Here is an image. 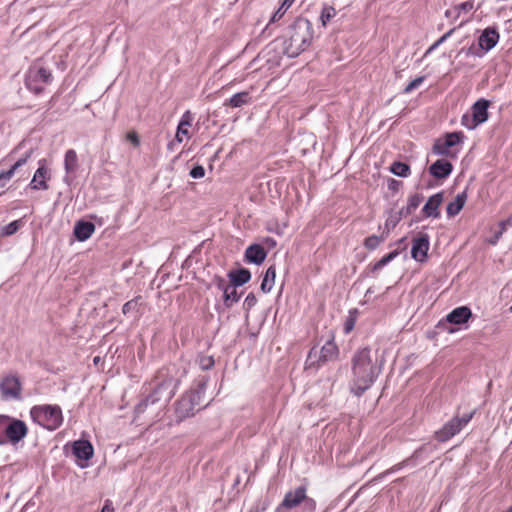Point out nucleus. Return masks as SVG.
<instances>
[{"label": "nucleus", "mask_w": 512, "mask_h": 512, "mask_svg": "<svg viewBox=\"0 0 512 512\" xmlns=\"http://www.w3.org/2000/svg\"><path fill=\"white\" fill-rule=\"evenodd\" d=\"M351 391L359 396L369 389L381 372V364L369 348H363L353 357Z\"/></svg>", "instance_id": "nucleus-1"}, {"label": "nucleus", "mask_w": 512, "mask_h": 512, "mask_svg": "<svg viewBox=\"0 0 512 512\" xmlns=\"http://www.w3.org/2000/svg\"><path fill=\"white\" fill-rule=\"evenodd\" d=\"M313 38L311 23L303 18L297 19L289 28L283 42L284 53L289 57H296L304 51Z\"/></svg>", "instance_id": "nucleus-2"}, {"label": "nucleus", "mask_w": 512, "mask_h": 512, "mask_svg": "<svg viewBox=\"0 0 512 512\" xmlns=\"http://www.w3.org/2000/svg\"><path fill=\"white\" fill-rule=\"evenodd\" d=\"M33 420L48 430H55L63 422L61 408L57 405L34 406L30 411Z\"/></svg>", "instance_id": "nucleus-3"}, {"label": "nucleus", "mask_w": 512, "mask_h": 512, "mask_svg": "<svg viewBox=\"0 0 512 512\" xmlns=\"http://www.w3.org/2000/svg\"><path fill=\"white\" fill-rule=\"evenodd\" d=\"M463 139V132L447 133L443 138L435 141L433 151L438 155L455 158L459 151L456 147L463 142Z\"/></svg>", "instance_id": "nucleus-4"}, {"label": "nucleus", "mask_w": 512, "mask_h": 512, "mask_svg": "<svg viewBox=\"0 0 512 512\" xmlns=\"http://www.w3.org/2000/svg\"><path fill=\"white\" fill-rule=\"evenodd\" d=\"M51 77L48 70L39 65H34L27 73L26 86L30 91L39 94L43 91L44 85L51 81Z\"/></svg>", "instance_id": "nucleus-5"}, {"label": "nucleus", "mask_w": 512, "mask_h": 512, "mask_svg": "<svg viewBox=\"0 0 512 512\" xmlns=\"http://www.w3.org/2000/svg\"><path fill=\"white\" fill-rule=\"evenodd\" d=\"M474 413L463 415L461 418L454 417L449 420L440 430L435 433L438 441L445 442L458 434L473 418Z\"/></svg>", "instance_id": "nucleus-6"}, {"label": "nucleus", "mask_w": 512, "mask_h": 512, "mask_svg": "<svg viewBox=\"0 0 512 512\" xmlns=\"http://www.w3.org/2000/svg\"><path fill=\"white\" fill-rule=\"evenodd\" d=\"M302 502H304L309 509H313L315 506L314 501L307 498L306 489L304 487H298L286 493L282 503L276 508L275 512H286V510L295 508Z\"/></svg>", "instance_id": "nucleus-7"}, {"label": "nucleus", "mask_w": 512, "mask_h": 512, "mask_svg": "<svg viewBox=\"0 0 512 512\" xmlns=\"http://www.w3.org/2000/svg\"><path fill=\"white\" fill-rule=\"evenodd\" d=\"M203 387L197 390H191L187 392L178 402L177 412L181 417H187L194 413L195 410L200 408L201 398L203 395Z\"/></svg>", "instance_id": "nucleus-8"}, {"label": "nucleus", "mask_w": 512, "mask_h": 512, "mask_svg": "<svg viewBox=\"0 0 512 512\" xmlns=\"http://www.w3.org/2000/svg\"><path fill=\"white\" fill-rule=\"evenodd\" d=\"M499 33L495 28H486L483 30L481 35L478 37V46L476 48L471 47L472 54L478 57L483 56L485 53L490 51L499 41Z\"/></svg>", "instance_id": "nucleus-9"}, {"label": "nucleus", "mask_w": 512, "mask_h": 512, "mask_svg": "<svg viewBox=\"0 0 512 512\" xmlns=\"http://www.w3.org/2000/svg\"><path fill=\"white\" fill-rule=\"evenodd\" d=\"M21 391L22 385L17 375L7 374L1 378L0 393L4 400L19 399Z\"/></svg>", "instance_id": "nucleus-10"}, {"label": "nucleus", "mask_w": 512, "mask_h": 512, "mask_svg": "<svg viewBox=\"0 0 512 512\" xmlns=\"http://www.w3.org/2000/svg\"><path fill=\"white\" fill-rule=\"evenodd\" d=\"M38 165L39 167L35 171L29 185L33 190H47V181L51 178V174L49 168L47 167L46 159H40L38 161Z\"/></svg>", "instance_id": "nucleus-11"}, {"label": "nucleus", "mask_w": 512, "mask_h": 512, "mask_svg": "<svg viewBox=\"0 0 512 512\" xmlns=\"http://www.w3.org/2000/svg\"><path fill=\"white\" fill-rule=\"evenodd\" d=\"M27 431H28L27 426L23 421L9 417L8 426H7L6 443L7 442H11L13 444L18 443L27 435Z\"/></svg>", "instance_id": "nucleus-12"}, {"label": "nucleus", "mask_w": 512, "mask_h": 512, "mask_svg": "<svg viewBox=\"0 0 512 512\" xmlns=\"http://www.w3.org/2000/svg\"><path fill=\"white\" fill-rule=\"evenodd\" d=\"M78 155L74 149H68L64 155L65 176L63 181L70 185L75 179V173L78 169Z\"/></svg>", "instance_id": "nucleus-13"}, {"label": "nucleus", "mask_w": 512, "mask_h": 512, "mask_svg": "<svg viewBox=\"0 0 512 512\" xmlns=\"http://www.w3.org/2000/svg\"><path fill=\"white\" fill-rule=\"evenodd\" d=\"M444 199V193L439 192L432 195L424 207L422 208V214L426 218H439L440 217V206Z\"/></svg>", "instance_id": "nucleus-14"}, {"label": "nucleus", "mask_w": 512, "mask_h": 512, "mask_svg": "<svg viewBox=\"0 0 512 512\" xmlns=\"http://www.w3.org/2000/svg\"><path fill=\"white\" fill-rule=\"evenodd\" d=\"M217 286L223 292V302L227 308L239 301L240 295L237 293L236 286L227 284L224 280H219Z\"/></svg>", "instance_id": "nucleus-15"}, {"label": "nucleus", "mask_w": 512, "mask_h": 512, "mask_svg": "<svg viewBox=\"0 0 512 512\" xmlns=\"http://www.w3.org/2000/svg\"><path fill=\"white\" fill-rule=\"evenodd\" d=\"M471 317V309L467 306H460L446 315V321L451 324L461 325L468 322Z\"/></svg>", "instance_id": "nucleus-16"}, {"label": "nucleus", "mask_w": 512, "mask_h": 512, "mask_svg": "<svg viewBox=\"0 0 512 512\" xmlns=\"http://www.w3.org/2000/svg\"><path fill=\"white\" fill-rule=\"evenodd\" d=\"M453 166L446 159H439L435 161L430 167V174L437 179H445L452 172Z\"/></svg>", "instance_id": "nucleus-17"}, {"label": "nucleus", "mask_w": 512, "mask_h": 512, "mask_svg": "<svg viewBox=\"0 0 512 512\" xmlns=\"http://www.w3.org/2000/svg\"><path fill=\"white\" fill-rule=\"evenodd\" d=\"M192 125V116L189 111H186L178 124L175 140L178 143H182L190 138L189 128Z\"/></svg>", "instance_id": "nucleus-18"}, {"label": "nucleus", "mask_w": 512, "mask_h": 512, "mask_svg": "<svg viewBox=\"0 0 512 512\" xmlns=\"http://www.w3.org/2000/svg\"><path fill=\"white\" fill-rule=\"evenodd\" d=\"M489 101L480 99L472 106V122L481 124L488 119Z\"/></svg>", "instance_id": "nucleus-19"}, {"label": "nucleus", "mask_w": 512, "mask_h": 512, "mask_svg": "<svg viewBox=\"0 0 512 512\" xmlns=\"http://www.w3.org/2000/svg\"><path fill=\"white\" fill-rule=\"evenodd\" d=\"M73 453L78 460L87 461L93 456L94 449L90 442L78 440L73 444Z\"/></svg>", "instance_id": "nucleus-20"}, {"label": "nucleus", "mask_w": 512, "mask_h": 512, "mask_svg": "<svg viewBox=\"0 0 512 512\" xmlns=\"http://www.w3.org/2000/svg\"><path fill=\"white\" fill-rule=\"evenodd\" d=\"M95 231V225L88 221H79L75 224L74 235L79 241H86Z\"/></svg>", "instance_id": "nucleus-21"}, {"label": "nucleus", "mask_w": 512, "mask_h": 512, "mask_svg": "<svg viewBox=\"0 0 512 512\" xmlns=\"http://www.w3.org/2000/svg\"><path fill=\"white\" fill-rule=\"evenodd\" d=\"M467 201V193L463 191L459 193L455 199L448 203L446 213L449 218L454 217L460 213Z\"/></svg>", "instance_id": "nucleus-22"}, {"label": "nucleus", "mask_w": 512, "mask_h": 512, "mask_svg": "<svg viewBox=\"0 0 512 512\" xmlns=\"http://www.w3.org/2000/svg\"><path fill=\"white\" fill-rule=\"evenodd\" d=\"M245 257L250 263L261 264L266 258V252L260 245H251L246 249Z\"/></svg>", "instance_id": "nucleus-23"}, {"label": "nucleus", "mask_w": 512, "mask_h": 512, "mask_svg": "<svg viewBox=\"0 0 512 512\" xmlns=\"http://www.w3.org/2000/svg\"><path fill=\"white\" fill-rule=\"evenodd\" d=\"M30 156H31V151L28 152L24 157L17 160L15 162V164L8 171L0 173V186L1 187L5 186V184L12 178L15 171L19 167L23 166L27 162V160L29 159Z\"/></svg>", "instance_id": "nucleus-24"}, {"label": "nucleus", "mask_w": 512, "mask_h": 512, "mask_svg": "<svg viewBox=\"0 0 512 512\" xmlns=\"http://www.w3.org/2000/svg\"><path fill=\"white\" fill-rule=\"evenodd\" d=\"M320 360L325 362L334 359L338 354V348L333 341H327L320 350Z\"/></svg>", "instance_id": "nucleus-25"}, {"label": "nucleus", "mask_w": 512, "mask_h": 512, "mask_svg": "<svg viewBox=\"0 0 512 512\" xmlns=\"http://www.w3.org/2000/svg\"><path fill=\"white\" fill-rule=\"evenodd\" d=\"M229 276H230L231 284L236 287L247 283L251 278V274L247 269H240V270L231 272L229 274Z\"/></svg>", "instance_id": "nucleus-26"}, {"label": "nucleus", "mask_w": 512, "mask_h": 512, "mask_svg": "<svg viewBox=\"0 0 512 512\" xmlns=\"http://www.w3.org/2000/svg\"><path fill=\"white\" fill-rule=\"evenodd\" d=\"M276 277V270L274 266H270L264 275V278L261 283V290L264 293H268L272 290Z\"/></svg>", "instance_id": "nucleus-27"}, {"label": "nucleus", "mask_w": 512, "mask_h": 512, "mask_svg": "<svg viewBox=\"0 0 512 512\" xmlns=\"http://www.w3.org/2000/svg\"><path fill=\"white\" fill-rule=\"evenodd\" d=\"M429 250V239L426 234H418V261H424Z\"/></svg>", "instance_id": "nucleus-28"}, {"label": "nucleus", "mask_w": 512, "mask_h": 512, "mask_svg": "<svg viewBox=\"0 0 512 512\" xmlns=\"http://www.w3.org/2000/svg\"><path fill=\"white\" fill-rule=\"evenodd\" d=\"M249 102V93L248 92H240L234 94L228 101L229 105L232 107H241Z\"/></svg>", "instance_id": "nucleus-29"}, {"label": "nucleus", "mask_w": 512, "mask_h": 512, "mask_svg": "<svg viewBox=\"0 0 512 512\" xmlns=\"http://www.w3.org/2000/svg\"><path fill=\"white\" fill-rule=\"evenodd\" d=\"M23 225L22 220H15L8 225H5L0 230V236L6 237L16 233Z\"/></svg>", "instance_id": "nucleus-30"}, {"label": "nucleus", "mask_w": 512, "mask_h": 512, "mask_svg": "<svg viewBox=\"0 0 512 512\" xmlns=\"http://www.w3.org/2000/svg\"><path fill=\"white\" fill-rule=\"evenodd\" d=\"M455 6L461 13L462 19L460 21L459 26H462L464 23H466L469 20L468 14L473 9V2H461Z\"/></svg>", "instance_id": "nucleus-31"}, {"label": "nucleus", "mask_w": 512, "mask_h": 512, "mask_svg": "<svg viewBox=\"0 0 512 512\" xmlns=\"http://www.w3.org/2000/svg\"><path fill=\"white\" fill-rule=\"evenodd\" d=\"M398 252L396 250L390 252L389 254L382 257L379 261L372 265V271L376 272L381 270L384 266H386L389 262H391L396 256Z\"/></svg>", "instance_id": "nucleus-32"}, {"label": "nucleus", "mask_w": 512, "mask_h": 512, "mask_svg": "<svg viewBox=\"0 0 512 512\" xmlns=\"http://www.w3.org/2000/svg\"><path fill=\"white\" fill-rule=\"evenodd\" d=\"M391 172L397 176L405 177L409 172V166L402 162H394L390 168Z\"/></svg>", "instance_id": "nucleus-33"}, {"label": "nucleus", "mask_w": 512, "mask_h": 512, "mask_svg": "<svg viewBox=\"0 0 512 512\" xmlns=\"http://www.w3.org/2000/svg\"><path fill=\"white\" fill-rule=\"evenodd\" d=\"M385 237L384 236H376L372 235L370 237H367L364 241V246L369 250L376 249L382 242H384Z\"/></svg>", "instance_id": "nucleus-34"}, {"label": "nucleus", "mask_w": 512, "mask_h": 512, "mask_svg": "<svg viewBox=\"0 0 512 512\" xmlns=\"http://www.w3.org/2000/svg\"><path fill=\"white\" fill-rule=\"evenodd\" d=\"M140 299H141L140 297H137V298H134V299L126 302L122 308L123 314L128 315L130 313L137 312Z\"/></svg>", "instance_id": "nucleus-35"}, {"label": "nucleus", "mask_w": 512, "mask_h": 512, "mask_svg": "<svg viewBox=\"0 0 512 512\" xmlns=\"http://www.w3.org/2000/svg\"><path fill=\"white\" fill-rule=\"evenodd\" d=\"M8 416L0 415V445L6 444Z\"/></svg>", "instance_id": "nucleus-36"}, {"label": "nucleus", "mask_w": 512, "mask_h": 512, "mask_svg": "<svg viewBox=\"0 0 512 512\" xmlns=\"http://www.w3.org/2000/svg\"><path fill=\"white\" fill-rule=\"evenodd\" d=\"M335 15H336L335 8H333L331 6L324 7V9L321 13V16H320L323 26H325L330 21V19L335 17Z\"/></svg>", "instance_id": "nucleus-37"}, {"label": "nucleus", "mask_w": 512, "mask_h": 512, "mask_svg": "<svg viewBox=\"0 0 512 512\" xmlns=\"http://www.w3.org/2000/svg\"><path fill=\"white\" fill-rule=\"evenodd\" d=\"M291 2H282L281 6L278 8V10L272 15L270 22H276L280 20L283 15L286 13V11L290 8Z\"/></svg>", "instance_id": "nucleus-38"}, {"label": "nucleus", "mask_w": 512, "mask_h": 512, "mask_svg": "<svg viewBox=\"0 0 512 512\" xmlns=\"http://www.w3.org/2000/svg\"><path fill=\"white\" fill-rule=\"evenodd\" d=\"M445 16L450 20V22H456L458 19H462L461 13L455 5L446 10Z\"/></svg>", "instance_id": "nucleus-39"}, {"label": "nucleus", "mask_w": 512, "mask_h": 512, "mask_svg": "<svg viewBox=\"0 0 512 512\" xmlns=\"http://www.w3.org/2000/svg\"><path fill=\"white\" fill-rule=\"evenodd\" d=\"M256 303H257V299H256L255 295L252 293H249L244 300L243 306L247 311H249L252 307H254L256 305Z\"/></svg>", "instance_id": "nucleus-40"}, {"label": "nucleus", "mask_w": 512, "mask_h": 512, "mask_svg": "<svg viewBox=\"0 0 512 512\" xmlns=\"http://www.w3.org/2000/svg\"><path fill=\"white\" fill-rule=\"evenodd\" d=\"M204 175H205V170L202 166H195L190 171V176L195 179L202 178Z\"/></svg>", "instance_id": "nucleus-41"}, {"label": "nucleus", "mask_w": 512, "mask_h": 512, "mask_svg": "<svg viewBox=\"0 0 512 512\" xmlns=\"http://www.w3.org/2000/svg\"><path fill=\"white\" fill-rule=\"evenodd\" d=\"M199 363H200V366H201L202 369L207 370V369L211 368L214 365V360H213L212 357L206 356V357H202L200 359Z\"/></svg>", "instance_id": "nucleus-42"}, {"label": "nucleus", "mask_w": 512, "mask_h": 512, "mask_svg": "<svg viewBox=\"0 0 512 512\" xmlns=\"http://www.w3.org/2000/svg\"><path fill=\"white\" fill-rule=\"evenodd\" d=\"M461 123L463 126L467 127L468 129L475 128L478 125V124H474V122H472V116L467 115V114L462 116Z\"/></svg>", "instance_id": "nucleus-43"}, {"label": "nucleus", "mask_w": 512, "mask_h": 512, "mask_svg": "<svg viewBox=\"0 0 512 512\" xmlns=\"http://www.w3.org/2000/svg\"><path fill=\"white\" fill-rule=\"evenodd\" d=\"M355 325V319L353 317H348L344 323V332L346 334L350 333Z\"/></svg>", "instance_id": "nucleus-44"}, {"label": "nucleus", "mask_w": 512, "mask_h": 512, "mask_svg": "<svg viewBox=\"0 0 512 512\" xmlns=\"http://www.w3.org/2000/svg\"><path fill=\"white\" fill-rule=\"evenodd\" d=\"M509 226H512V214L505 220L500 221V230L505 232Z\"/></svg>", "instance_id": "nucleus-45"}, {"label": "nucleus", "mask_w": 512, "mask_h": 512, "mask_svg": "<svg viewBox=\"0 0 512 512\" xmlns=\"http://www.w3.org/2000/svg\"><path fill=\"white\" fill-rule=\"evenodd\" d=\"M100 512H114L113 503L110 499L105 500Z\"/></svg>", "instance_id": "nucleus-46"}, {"label": "nucleus", "mask_w": 512, "mask_h": 512, "mask_svg": "<svg viewBox=\"0 0 512 512\" xmlns=\"http://www.w3.org/2000/svg\"><path fill=\"white\" fill-rule=\"evenodd\" d=\"M410 244H411V247H410L411 257L413 259H416V253H418V250H416V237L411 238Z\"/></svg>", "instance_id": "nucleus-47"}, {"label": "nucleus", "mask_w": 512, "mask_h": 512, "mask_svg": "<svg viewBox=\"0 0 512 512\" xmlns=\"http://www.w3.org/2000/svg\"><path fill=\"white\" fill-rule=\"evenodd\" d=\"M410 244H411V247H410L411 257L413 259H416V253H418V250H416V237L411 238Z\"/></svg>", "instance_id": "nucleus-48"}, {"label": "nucleus", "mask_w": 512, "mask_h": 512, "mask_svg": "<svg viewBox=\"0 0 512 512\" xmlns=\"http://www.w3.org/2000/svg\"><path fill=\"white\" fill-rule=\"evenodd\" d=\"M416 209V199L414 197L410 198L408 207H407V213H411Z\"/></svg>", "instance_id": "nucleus-49"}, {"label": "nucleus", "mask_w": 512, "mask_h": 512, "mask_svg": "<svg viewBox=\"0 0 512 512\" xmlns=\"http://www.w3.org/2000/svg\"><path fill=\"white\" fill-rule=\"evenodd\" d=\"M503 233H504L503 231L499 230V231L494 235V237H493L492 239H490V240H489V243H490L491 245H495V244H497L498 240L501 238V236H502V234H503Z\"/></svg>", "instance_id": "nucleus-50"}, {"label": "nucleus", "mask_w": 512, "mask_h": 512, "mask_svg": "<svg viewBox=\"0 0 512 512\" xmlns=\"http://www.w3.org/2000/svg\"><path fill=\"white\" fill-rule=\"evenodd\" d=\"M129 141H131L134 145H138L139 139L136 133L132 132L127 135Z\"/></svg>", "instance_id": "nucleus-51"}, {"label": "nucleus", "mask_w": 512, "mask_h": 512, "mask_svg": "<svg viewBox=\"0 0 512 512\" xmlns=\"http://www.w3.org/2000/svg\"><path fill=\"white\" fill-rule=\"evenodd\" d=\"M317 353H318V351L315 348H313L310 351L309 356H308V361H310L311 364L315 363L314 357H316Z\"/></svg>", "instance_id": "nucleus-52"}, {"label": "nucleus", "mask_w": 512, "mask_h": 512, "mask_svg": "<svg viewBox=\"0 0 512 512\" xmlns=\"http://www.w3.org/2000/svg\"><path fill=\"white\" fill-rule=\"evenodd\" d=\"M416 87V79L412 80L408 86L405 88V92H410Z\"/></svg>", "instance_id": "nucleus-53"}, {"label": "nucleus", "mask_w": 512, "mask_h": 512, "mask_svg": "<svg viewBox=\"0 0 512 512\" xmlns=\"http://www.w3.org/2000/svg\"><path fill=\"white\" fill-rule=\"evenodd\" d=\"M453 31H454V29H451L448 33H446L445 35H443V36L440 38L439 42L444 41V40H445V39H446V38H447V37H448V36H449Z\"/></svg>", "instance_id": "nucleus-54"}, {"label": "nucleus", "mask_w": 512, "mask_h": 512, "mask_svg": "<svg viewBox=\"0 0 512 512\" xmlns=\"http://www.w3.org/2000/svg\"><path fill=\"white\" fill-rule=\"evenodd\" d=\"M99 360H100V358H99V357H95V358H94V363H95V364L99 363Z\"/></svg>", "instance_id": "nucleus-55"}, {"label": "nucleus", "mask_w": 512, "mask_h": 512, "mask_svg": "<svg viewBox=\"0 0 512 512\" xmlns=\"http://www.w3.org/2000/svg\"><path fill=\"white\" fill-rule=\"evenodd\" d=\"M390 224H392V226H394V225H395V222H393V221H390V222H389V221H387L386 225L388 226V225H390Z\"/></svg>", "instance_id": "nucleus-56"}, {"label": "nucleus", "mask_w": 512, "mask_h": 512, "mask_svg": "<svg viewBox=\"0 0 512 512\" xmlns=\"http://www.w3.org/2000/svg\"><path fill=\"white\" fill-rule=\"evenodd\" d=\"M421 81H422V78L418 77V80H417L418 85L421 83Z\"/></svg>", "instance_id": "nucleus-57"}, {"label": "nucleus", "mask_w": 512, "mask_h": 512, "mask_svg": "<svg viewBox=\"0 0 512 512\" xmlns=\"http://www.w3.org/2000/svg\"><path fill=\"white\" fill-rule=\"evenodd\" d=\"M510 311L512 312V306L510 307Z\"/></svg>", "instance_id": "nucleus-58"}, {"label": "nucleus", "mask_w": 512, "mask_h": 512, "mask_svg": "<svg viewBox=\"0 0 512 512\" xmlns=\"http://www.w3.org/2000/svg\"><path fill=\"white\" fill-rule=\"evenodd\" d=\"M508 512H512V508Z\"/></svg>", "instance_id": "nucleus-59"}]
</instances>
